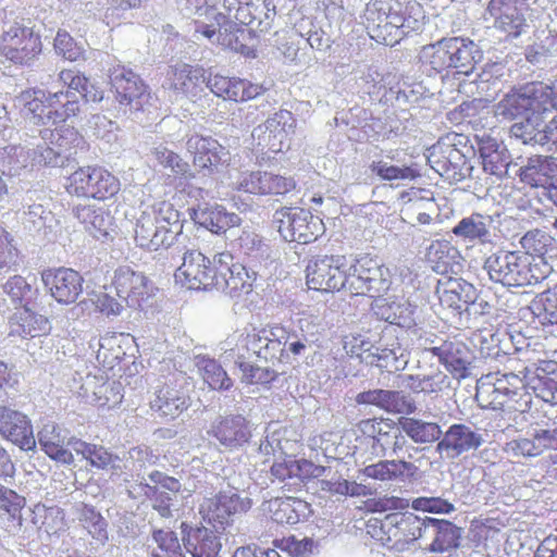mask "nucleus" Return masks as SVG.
<instances>
[{"instance_id": "f257e3e1", "label": "nucleus", "mask_w": 557, "mask_h": 557, "mask_svg": "<svg viewBox=\"0 0 557 557\" xmlns=\"http://www.w3.org/2000/svg\"><path fill=\"white\" fill-rule=\"evenodd\" d=\"M58 78L63 84V88L58 91L28 89L21 96L25 115L37 125L64 123L78 115L81 99L95 103L103 99V91L79 71L64 69Z\"/></svg>"}, {"instance_id": "f03ea898", "label": "nucleus", "mask_w": 557, "mask_h": 557, "mask_svg": "<svg viewBox=\"0 0 557 557\" xmlns=\"http://www.w3.org/2000/svg\"><path fill=\"white\" fill-rule=\"evenodd\" d=\"M484 268L492 281L508 287L536 285L550 273L546 259L533 258L522 251H499L491 255Z\"/></svg>"}, {"instance_id": "7ed1b4c3", "label": "nucleus", "mask_w": 557, "mask_h": 557, "mask_svg": "<svg viewBox=\"0 0 557 557\" xmlns=\"http://www.w3.org/2000/svg\"><path fill=\"white\" fill-rule=\"evenodd\" d=\"M234 259L227 250L208 257L200 250L189 249L174 273L175 282L189 290L219 292Z\"/></svg>"}, {"instance_id": "20e7f679", "label": "nucleus", "mask_w": 557, "mask_h": 557, "mask_svg": "<svg viewBox=\"0 0 557 557\" xmlns=\"http://www.w3.org/2000/svg\"><path fill=\"white\" fill-rule=\"evenodd\" d=\"M182 231L180 212L172 203L162 201L141 212L135 223L134 240L144 250L158 251L171 247Z\"/></svg>"}, {"instance_id": "39448f33", "label": "nucleus", "mask_w": 557, "mask_h": 557, "mask_svg": "<svg viewBox=\"0 0 557 557\" xmlns=\"http://www.w3.org/2000/svg\"><path fill=\"white\" fill-rule=\"evenodd\" d=\"M479 49L469 38L448 37L425 46L421 60L435 73L470 75L478 62Z\"/></svg>"}, {"instance_id": "423d86ee", "label": "nucleus", "mask_w": 557, "mask_h": 557, "mask_svg": "<svg viewBox=\"0 0 557 557\" xmlns=\"http://www.w3.org/2000/svg\"><path fill=\"white\" fill-rule=\"evenodd\" d=\"M64 189L73 198L106 202L117 196L121 182L104 166L87 164L78 166L65 177Z\"/></svg>"}, {"instance_id": "0eeeda50", "label": "nucleus", "mask_w": 557, "mask_h": 557, "mask_svg": "<svg viewBox=\"0 0 557 557\" xmlns=\"http://www.w3.org/2000/svg\"><path fill=\"white\" fill-rule=\"evenodd\" d=\"M366 20L370 38L385 46L398 44L410 28L398 0L372 1L367 8Z\"/></svg>"}, {"instance_id": "6e6552de", "label": "nucleus", "mask_w": 557, "mask_h": 557, "mask_svg": "<svg viewBox=\"0 0 557 557\" xmlns=\"http://www.w3.org/2000/svg\"><path fill=\"white\" fill-rule=\"evenodd\" d=\"M274 223L281 237L288 243L309 244L324 232L323 221L302 208L283 207L275 211Z\"/></svg>"}, {"instance_id": "1a4fd4ad", "label": "nucleus", "mask_w": 557, "mask_h": 557, "mask_svg": "<svg viewBox=\"0 0 557 557\" xmlns=\"http://www.w3.org/2000/svg\"><path fill=\"white\" fill-rule=\"evenodd\" d=\"M347 293L351 296L375 298L389 287L383 265L369 253L359 256L352 263L347 262Z\"/></svg>"}, {"instance_id": "9d476101", "label": "nucleus", "mask_w": 557, "mask_h": 557, "mask_svg": "<svg viewBox=\"0 0 557 557\" xmlns=\"http://www.w3.org/2000/svg\"><path fill=\"white\" fill-rule=\"evenodd\" d=\"M41 51V36L33 27L14 23L0 35V58L13 64L29 65Z\"/></svg>"}, {"instance_id": "9b49d317", "label": "nucleus", "mask_w": 557, "mask_h": 557, "mask_svg": "<svg viewBox=\"0 0 557 557\" xmlns=\"http://www.w3.org/2000/svg\"><path fill=\"white\" fill-rule=\"evenodd\" d=\"M103 289L113 292L127 307L140 308L152 294L148 276L131 265H119L107 273Z\"/></svg>"}, {"instance_id": "f8f14e48", "label": "nucleus", "mask_w": 557, "mask_h": 557, "mask_svg": "<svg viewBox=\"0 0 557 557\" xmlns=\"http://www.w3.org/2000/svg\"><path fill=\"white\" fill-rule=\"evenodd\" d=\"M347 271L345 256H317L308 261L306 282L310 289L317 292H347Z\"/></svg>"}, {"instance_id": "ddd939ff", "label": "nucleus", "mask_w": 557, "mask_h": 557, "mask_svg": "<svg viewBox=\"0 0 557 557\" xmlns=\"http://www.w3.org/2000/svg\"><path fill=\"white\" fill-rule=\"evenodd\" d=\"M109 85L115 101L129 111H141L150 100L148 85L132 69L116 64L109 70Z\"/></svg>"}, {"instance_id": "4468645a", "label": "nucleus", "mask_w": 557, "mask_h": 557, "mask_svg": "<svg viewBox=\"0 0 557 557\" xmlns=\"http://www.w3.org/2000/svg\"><path fill=\"white\" fill-rule=\"evenodd\" d=\"M208 435L216 441L220 450L237 451L249 443L252 424L242 414L219 416L211 422Z\"/></svg>"}, {"instance_id": "2eb2a0df", "label": "nucleus", "mask_w": 557, "mask_h": 557, "mask_svg": "<svg viewBox=\"0 0 557 557\" xmlns=\"http://www.w3.org/2000/svg\"><path fill=\"white\" fill-rule=\"evenodd\" d=\"M40 278L49 295L60 305L75 304L84 290L83 275L72 268L45 269Z\"/></svg>"}, {"instance_id": "dca6fc26", "label": "nucleus", "mask_w": 557, "mask_h": 557, "mask_svg": "<svg viewBox=\"0 0 557 557\" xmlns=\"http://www.w3.org/2000/svg\"><path fill=\"white\" fill-rule=\"evenodd\" d=\"M250 507L251 500L248 497H242L235 490H228L205 499L200 512L209 523L224 529L233 522L236 515L248 511Z\"/></svg>"}, {"instance_id": "f3484780", "label": "nucleus", "mask_w": 557, "mask_h": 557, "mask_svg": "<svg viewBox=\"0 0 557 557\" xmlns=\"http://www.w3.org/2000/svg\"><path fill=\"white\" fill-rule=\"evenodd\" d=\"M193 165L202 175H212L227 163L230 151L211 136L195 134L187 139Z\"/></svg>"}, {"instance_id": "a211bd4d", "label": "nucleus", "mask_w": 557, "mask_h": 557, "mask_svg": "<svg viewBox=\"0 0 557 557\" xmlns=\"http://www.w3.org/2000/svg\"><path fill=\"white\" fill-rule=\"evenodd\" d=\"M528 9V3L490 0L487 4V12L493 18V27L504 34L507 39L518 38L525 30Z\"/></svg>"}, {"instance_id": "6ab92c4d", "label": "nucleus", "mask_w": 557, "mask_h": 557, "mask_svg": "<svg viewBox=\"0 0 557 557\" xmlns=\"http://www.w3.org/2000/svg\"><path fill=\"white\" fill-rule=\"evenodd\" d=\"M484 443L483 435L461 423L453 424L443 433L436 451L447 459H456L465 453L478 449Z\"/></svg>"}, {"instance_id": "aec40b11", "label": "nucleus", "mask_w": 557, "mask_h": 557, "mask_svg": "<svg viewBox=\"0 0 557 557\" xmlns=\"http://www.w3.org/2000/svg\"><path fill=\"white\" fill-rule=\"evenodd\" d=\"M207 85L216 97L234 102H246L265 92V88L261 84L220 74L211 76Z\"/></svg>"}, {"instance_id": "412c9836", "label": "nucleus", "mask_w": 557, "mask_h": 557, "mask_svg": "<svg viewBox=\"0 0 557 557\" xmlns=\"http://www.w3.org/2000/svg\"><path fill=\"white\" fill-rule=\"evenodd\" d=\"M0 435L23 450H33L36 438L26 414L8 407H0Z\"/></svg>"}, {"instance_id": "4be33fe9", "label": "nucleus", "mask_w": 557, "mask_h": 557, "mask_svg": "<svg viewBox=\"0 0 557 557\" xmlns=\"http://www.w3.org/2000/svg\"><path fill=\"white\" fill-rule=\"evenodd\" d=\"M483 171L497 177L507 174L511 156L507 147L490 134L474 137Z\"/></svg>"}, {"instance_id": "5701e85b", "label": "nucleus", "mask_w": 557, "mask_h": 557, "mask_svg": "<svg viewBox=\"0 0 557 557\" xmlns=\"http://www.w3.org/2000/svg\"><path fill=\"white\" fill-rule=\"evenodd\" d=\"M425 549L431 553H448L460 546L462 529L444 519L430 518L423 529Z\"/></svg>"}, {"instance_id": "b1692460", "label": "nucleus", "mask_w": 557, "mask_h": 557, "mask_svg": "<svg viewBox=\"0 0 557 557\" xmlns=\"http://www.w3.org/2000/svg\"><path fill=\"white\" fill-rule=\"evenodd\" d=\"M190 219L199 225L206 227L211 233L221 235L230 228L239 226L240 216L235 212H228L225 207L214 203L198 206L189 210Z\"/></svg>"}, {"instance_id": "393cba45", "label": "nucleus", "mask_w": 557, "mask_h": 557, "mask_svg": "<svg viewBox=\"0 0 557 557\" xmlns=\"http://www.w3.org/2000/svg\"><path fill=\"white\" fill-rule=\"evenodd\" d=\"M235 344L242 348H278L288 345V334L283 326L257 327L247 325L234 334Z\"/></svg>"}, {"instance_id": "a878e982", "label": "nucleus", "mask_w": 557, "mask_h": 557, "mask_svg": "<svg viewBox=\"0 0 557 557\" xmlns=\"http://www.w3.org/2000/svg\"><path fill=\"white\" fill-rule=\"evenodd\" d=\"M181 529L184 548L193 557H219L222 542L215 531L205 527L191 528L185 522L181 524Z\"/></svg>"}, {"instance_id": "bb28decb", "label": "nucleus", "mask_w": 557, "mask_h": 557, "mask_svg": "<svg viewBox=\"0 0 557 557\" xmlns=\"http://www.w3.org/2000/svg\"><path fill=\"white\" fill-rule=\"evenodd\" d=\"M205 71L200 66L181 63L166 72V87L176 95L195 97L202 90Z\"/></svg>"}, {"instance_id": "cd10ccee", "label": "nucleus", "mask_w": 557, "mask_h": 557, "mask_svg": "<svg viewBox=\"0 0 557 557\" xmlns=\"http://www.w3.org/2000/svg\"><path fill=\"white\" fill-rule=\"evenodd\" d=\"M296 121L290 111L281 109L265 121L263 140L269 150L281 152L289 147Z\"/></svg>"}, {"instance_id": "c85d7f7f", "label": "nucleus", "mask_w": 557, "mask_h": 557, "mask_svg": "<svg viewBox=\"0 0 557 557\" xmlns=\"http://www.w3.org/2000/svg\"><path fill=\"white\" fill-rule=\"evenodd\" d=\"M67 436L69 432L52 421L45 423L37 434L38 443L49 458L63 465H72L74 456L65 447Z\"/></svg>"}, {"instance_id": "c756f323", "label": "nucleus", "mask_w": 557, "mask_h": 557, "mask_svg": "<svg viewBox=\"0 0 557 557\" xmlns=\"http://www.w3.org/2000/svg\"><path fill=\"white\" fill-rule=\"evenodd\" d=\"M532 375L529 384L537 397L549 404H557V361L540 360L525 368Z\"/></svg>"}, {"instance_id": "7c9ffc66", "label": "nucleus", "mask_w": 557, "mask_h": 557, "mask_svg": "<svg viewBox=\"0 0 557 557\" xmlns=\"http://www.w3.org/2000/svg\"><path fill=\"white\" fill-rule=\"evenodd\" d=\"M150 406L160 416L175 419L189 408L190 397L182 386L165 383L157 388Z\"/></svg>"}, {"instance_id": "2f4dec72", "label": "nucleus", "mask_w": 557, "mask_h": 557, "mask_svg": "<svg viewBox=\"0 0 557 557\" xmlns=\"http://www.w3.org/2000/svg\"><path fill=\"white\" fill-rule=\"evenodd\" d=\"M35 307L23 308L10 319V335L34 338L49 334L51 326L47 317L34 311Z\"/></svg>"}, {"instance_id": "473e14b6", "label": "nucleus", "mask_w": 557, "mask_h": 557, "mask_svg": "<svg viewBox=\"0 0 557 557\" xmlns=\"http://www.w3.org/2000/svg\"><path fill=\"white\" fill-rule=\"evenodd\" d=\"M273 521L280 524H297L312 515L311 505L297 497H276L269 502Z\"/></svg>"}, {"instance_id": "72a5a7b5", "label": "nucleus", "mask_w": 557, "mask_h": 557, "mask_svg": "<svg viewBox=\"0 0 557 557\" xmlns=\"http://www.w3.org/2000/svg\"><path fill=\"white\" fill-rule=\"evenodd\" d=\"M430 517H420L411 512L403 515H394L389 518L391 528L388 529L389 537L396 543L409 544L417 540L424 541L423 529Z\"/></svg>"}, {"instance_id": "f704fd0d", "label": "nucleus", "mask_w": 557, "mask_h": 557, "mask_svg": "<svg viewBox=\"0 0 557 557\" xmlns=\"http://www.w3.org/2000/svg\"><path fill=\"white\" fill-rule=\"evenodd\" d=\"M256 280V272L249 271L244 264L233 260L219 293H223L233 299H243L253 292Z\"/></svg>"}, {"instance_id": "c9c22d12", "label": "nucleus", "mask_w": 557, "mask_h": 557, "mask_svg": "<svg viewBox=\"0 0 557 557\" xmlns=\"http://www.w3.org/2000/svg\"><path fill=\"white\" fill-rule=\"evenodd\" d=\"M40 135L45 143L54 145L67 161L87 148L84 136L71 126L45 129Z\"/></svg>"}, {"instance_id": "e433bc0d", "label": "nucleus", "mask_w": 557, "mask_h": 557, "mask_svg": "<svg viewBox=\"0 0 557 557\" xmlns=\"http://www.w3.org/2000/svg\"><path fill=\"white\" fill-rule=\"evenodd\" d=\"M74 215L94 236H107L114 226V216L109 209L92 205H78L73 209Z\"/></svg>"}, {"instance_id": "4c0bfd02", "label": "nucleus", "mask_w": 557, "mask_h": 557, "mask_svg": "<svg viewBox=\"0 0 557 557\" xmlns=\"http://www.w3.org/2000/svg\"><path fill=\"white\" fill-rule=\"evenodd\" d=\"M471 287L472 285L456 277L449 276L440 280L436 286V294L441 307L460 312L470 302L467 290Z\"/></svg>"}, {"instance_id": "58836bf2", "label": "nucleus", "mask_w": 557, "mask_h": 557, "mask_svg": "<svg viewBox=\"0 0 557 557\" xmlns=\"http://www.w3.org/2000/svg\"><path fill=\"white\" fill-rule=\"evenodd\" d=\"M508 375L504 379H498L494 384H483L478 388L476 397L485 401L484 406L491 407L492 410L507 407L508 404H519L520 395L516 389L509 388Z\"/></svg>"}, {"instance_id": "ea45409f", "label": "nucleus", "mask_w": 557, "mask_h": 557, "mask_svg": "<svg viewBox=\"0 0 557 557\" xmlns=\"http://www.w3.org/2000/svg\"><path fill=\"white\" fill-rule=\"evenodd\" d=\"M379 310L381 318L389 324L407 330L417 326L414 317L417 306L412 305L408 299L384 300Z\"/></svg>"}, {"instance_id": "a19ab883", "label": "nucleus", "mask_w": 557, "mask_h": 557, "mask_svg": "<svg viewBox=\"0 0 557 557\" xmlns=\"http://www.w3.org/2000/svg\"><path fill=\"white\" fill-rule=\"evenodd\" d=\"M459 251L448 240H434L426 249L425 260L431 269L438 274L453 271Z\"/></svg>"}, {"instance_id": "79ce46f5", "label": "nucleus", "mask_w": 557, "mask_h": 557, "mask_svg": "<svg viewBox=\"0 0 557 557\" xmlns=\"http://www.w3.org/2000/svg\"><path fill=\"white\" fill-rule=\"evenodd\" d=\"M358 405H373L387 411L401 412L406 406V397L401 392L387 389H370L356 396Z\"/></svg>"}, {"instance_id": "37998d69", "label": "nucleus", "mask_w": 557, "mask_h": 557, "mask_svg": "<svg viewBox=\"0 0 557 557\" xmlns=\"http://www.w3.org/2000/svg\"><path fill=\"white\" fill-rule=\"evenodd\" d=\"M524 121L511 126L513 136L521 138L524 144H543L550 138L552 128L544 117L534 115L524 116Z\"/></svg>"}, {"instance_id": "c03bdc74", "label": "nucleus", "mask_w": 557, "mask_h": 557, "mask_svg": "<svg viewBox=\"0 0 557 557\" xmlns=\"http://www.w3.org/2000/svg\"><path fill=\"white\" fill-rule=\"evenodd\" d=\"M236 242L238 251L251 262L262 263L272 258L271 247L255 231L243 230Z\"/></svg>"}, {"instance_id": "a18cd8bd", "label": "nucleus", "mask_w": 557, "mask_h": 557, "mask_svg": "<svg viewBox=\"0 0 557 557\" xmlns=\"http://www.w3.org/2000/svg\"><path fill=\"white\" fill-rule=\"evenodd\" d=\"M433 356L457 379H463L471 374L474 368V358L469 350H430Z\"/></svg>"}, {"instance_id": "49530a36", "label": "nucleus", "mask_w": 557, "mask_h": 557, "mask_svg": "<svg viewBox=\"0 0 557 557\" xmlns=\"http://www.w3.org/2000/svg\"><path fill=\"white\" fill-rule=\"evenodd\" d=\"M399 423L404 433L418 444H430L440 441L443 435L441 426L435 422L404 418Z\"/></svg>"}, {"instance_id": "de8ad7c7", "label": "nucleus", "mask_w": 557, "mask_h": 557, "mask_svg": "<svg viewBox=\"0 0 557 557\" xmlns=\"http://www.w3.org/2000/svg\"><path fill=\"white\" fill-rule=\"evenodd\" d=\"M529 115L544 117L552 111V86L542 82L525 84Z\"/></svg>"}, {"instance_id": "09e8293b", "label": "nucleus", "mask_w": 557, "mask_h": 557, "mask_svg": "<svg viewBox=\"0 0 557 557\" xmlns=\"http://www.w3.org/2000/svg\"><path fill=\"white\" fill-rule=\"evenodd\" d=\"M519 404H508L507 407L493 410L495 413L493 419L495 421V428L499 431H505L510 428H517L524 421V412L531 404V397L529 394L520 395Z\"/></svg>"}, {"instance_id": "8fccbe9b", "label": "nucleus", "mask_w": 557, "mask_h": 557, "mask_svg": "<svg viewBox=\"0 0 557 557\" xmlns=\"http://www.w3.org/2000/svg\"><path fill=\"white\" fill-rule=\"evenodd\" d=\"M195 364L212 389H228L232 386V380L214 359L199 355L195 358Z\"/></svg>"}, {"instance_id": "3c124183", "label": "nucleus", "mask_w": 557, "mask_h": 557, "mask_svg": "<svg viewBox=\"0 0 557 557\" xmlns=\"http://www.w3.org/2000/svg\"><path fill=\"white\" fill-rule=\"evenodd\" d=\"M525 96V85L518 88H512L497 103V114L507 120H515L519 116L529 115L527 103L528 101Z\"/></svg>"}, {"instance_id": "603ef678", "label": "nucleus", "mask_w": 557, "mask_h": 557, "mask_svg": "<svg viewBox=\"0 0 557 557\" xmlns=\"http://www.w3.org/2000/svg\"><path fill=\"white\" fill-rule=\"evenodd\" d=\"M453 234L470 242L484 244L488 239V227L482 214L473 213L461 219L454 227Z\"/></svg>"}, {"instance_id": "864d4df0", "label": "nucleus", "mask_w": 557, "mask_h": 557, "mask_svg": "<svg viewBox=\"0 0 557 557\" xmlns=\"http://www.w3.org/2000/svg\"><path fill=\"white\" fill-rule=\"evenodd\" d=\"M253 38L255 36L251 30L230 26V29H225L224 34L219 35L218 40L220 45L246 58H255L256 50L247 44V41H251Z\"/></svg>"}, {"instance_id": "5fc2aeb1", "label": "nucleus", "mask_w": 557, "mask_h": 557, "mask_svg": "<svg viewBox=\"0 0 557 557\" xmlns=\"http://www.w3.org/2000/svg\"><path fill=\"white\" fill-rule=\"evenodd\" d=\"M4 292L14 300L18 301L23 308L36 307L39 296V289L33 287L24 276L13 275L3 286Z\"/></svg>"}, {"instance_id": "6e6d98bb", "label": "nucleus", "mask_w": 557, "mask_h": 557, "mask_svg": "<svg viewBox=\"0 0 557 557\" xmlns=\"http://www.w3.org/2000/svg\"><path fill=\"white\" fill-rule=\"evenodd\" d=\"M261 0H223L228 18L235 24L248 26L257 18V11Z\"/></svg>"}, {"instance_id": "4d7b16f0", "label": "nucleus", "mask_w": 557, "mask_h": 557, "mask_svg": "<svg viewBox=\"0 0 557 557\" xmlns=\"http://www.w3.org/2000/svg\"><path fill=\"white\" fill-rule=\"evenodd\" d=\"M554 243L549 234L540 230L530 231L521 238L524 252L540 259H545V256L553 250Z\"/></svg>"}, {"instance_id": "13d9d810", "label": "nucleus", "mask_w": 557, "mask_h": 557, "mask_svg": "<svg viewBox=\"0 0 557 557\" xmlns=\"http://www.w3.org/2000/svg\"><path fill=\"white\" fill-rule=\"evenodd\" d=\"M370 171L383 181H413L420 176L419 171L411 165L396 166L383 161H373Z\"/></svg>"}, {"instance_id": "bf43d9fd", "label": "nucleus", "mask_w": 557, "mask_h": 557, "mask_svg": "<svg viewBox=\"0 0 557 557\" xmlns=\"http://www.w3.org/2000/svg\"><path fill=\"white\" fill-rule=\"evenodd\" d=\"M236 363L243 373L242 380L248 384H269L276 377L274 370L255 361L245 360L239 357Z\"/></svg>"}, {"instance_id": "052dcab7", "label": "nucleus", "mask_w": 557, "mask_h": 557, "mask_svg": "<svg viewBox=\"0 0 557 557\" xmlns=\"http://www.w3.org/2000/svg\"><path fill=\"white\" fill-rule=\"evenodd\" d=\"M54 50L63 59L75 62L85 60V50L74 38L64 29H59L54 38Z\"/></svg>"}, {"instance_id": "680f3d73", "label": "nucleus", "mask_w": 557, "mask_h": 557, "mask_svg": "<svg viewBox=\"0 0 557 557\" xmlns=\"http://www.w3.org/2000/svg\"><path fill=\"white\" fill-rule=\"evenodd\" d=\"M21 252L14 236L0 225V270H11L18 264Z\"/></svg>"}, {"instance_id": "e2e57ef3", "label": "nucleus", "mask_w": 557, "mask_h": 557, "mask_svg": "<svg viewBox=\"0 0 557 557\" xmlns=\"http://www.w3.org/2000/svg\"><path fill=\"white\" fill-rule=\"evenodd\" d=\"M236 190L255 196H267V171H246L238 178Z\"/></svg>"}, {"instance_id": "0e129e2a", "label": "nucleus", "mask_w": 557, "mask_h": 557, "mask_svg": "<svg viewBox=\"0 0 557 557\" xmlns=\"http://www.w3.org/2000/svg\"><path fill=\"white\" fill-rule=\"evenodd\" d=\"M534 307L539 317L550 324H557V284L539 294Z\"/></svg>"}, {"instance_id": "69168bd1", "label": "nucleus", "mask_w": 557, "mask_h": 557, "mask_svg": "<svg viewBox=\"0 0 557 557\" xmlns=\"http://www.w3.org/2000/svg\"><path fill=\"white\" fill-rule=\"evenodd\" d=\"M152 540L164 554L162 557H185L177 534L174 531L153 529Z\"/></svg>"}, {"instance_id": "338daca9", "label": "nucleus", "mask_w": 557, "mask_h": 557, "mask_svg": "<svg viewBox=\"0 0 557 557\" xmlns=\"http://www.w3.org/2000/svg\"><path fill=\"white\" fill-rule=\"evenodd\" d=\"M111 293L110 290L103 289V292L94 293L90 296V301L95 310L107 317L119 315L125 305L119 297H113Z\"/></svg>"}, {"instance_id": "774afa93", "label": "nucleus", "mask_w": 557, "mask_h": 557, "mask_svg": "<svg viewBox=\"0 0 557 557\" xmlns=\"http://www.w3.org/2000/svg\"><path fill=\"white\" fill-rule=\"evenodd\" d=\"M527 435L537 457L546 450H557V428L534 429Z\"/></svg>"}]
</instances>
